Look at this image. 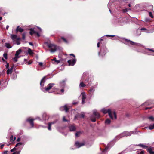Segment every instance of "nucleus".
<instances>
[{
	"instance_id": "obj_1",
	"label": "nucleus",
	"mask_w": 154,
	"mask_h": 154,
	"mask_svg": "<svg viewBox=\"0 0 154 154\" xmlns=\"http://www.w3.org/2000/svg\"><path fill=\"white\" fill-rule=\"evenodd\" d=\"M101 111L104 114L108 113L110 118L112 119H116V112L114 111L112 112L110 109H106L103 108L101 110Z\"/></svg>"
},
{
	"instance_id": "obj_2",
	"label": "nucleus",
	"mask_w": 154,
	"mask_h": 154,
	"mask_svg": "<svg viewBox=\"0 0 154 154\" xmlns=\"http://www.w3.org/2000/svg\"><path fill=\"white\" fill-rule=\"evenodd\" d=\"M123 42L125 44L128 45H131L143 47V45L140 43H135L130 40L123 39H122Z\"/></svg>"
},
{
	"instance_id": "obj_3",
	"label": "nucleus",
	"mask_w": 154,
	"mask_h": 154,
	"mask_svg": "<svg viewBox=\"0 0 154 154\" xmlns=\"http://www.w3.org/2000/svg\"><path fill=\"white\" fill-rule=\"evenodd\" d=\"M133 132L125 131L116 137L117 139H119L125 136H130L133 134Z\"/></svg>"
},
{
	"instance_id": "obj_4",
	"label": "nucleus",
	"mask_w": 154,
	"mask_h": 154,
	"mask_svg": "<svg viewBox=\"0 0 154 154\" xmlns=\"http://www.w3.org/2000/svg\"><path fill=\"white\" fill-rule=\"evenodd\" d=\"M93 115H92L91 116L90 118L92 122H95L96 121V118H99L100 115L96 110L93 111Z\"/></svg>"
},
{
	"instance_id": "obj_5",
	"label": "nucleus",
	"mask_w": 154,
	"mask_h": 154,
	"mask_svg": "<svg viewBox=\"0 0 154 154\" xmlns=\"http://www.w3.org/2000/svg\"><path fill=\"white\" fill-rule=\"evenodd\" d=\"M47 46L50 48V51L51 53L55 52L57 50L56 46L53 44L48 43Z\"/></svg>"
},
{
	"instance_id": "obj_6",
	"label": "nucleus",
	"mask_w": 154,
	"mask_h": 154,
	"mask_svg": "<svg viewBox=\"0 0 154 154\" xmlns=\"http://www.w3.org/2000/svg\"><path fill=\"white\" fill-rule=\"evenodd\" d=\"M55 84L53 83H49L48 85V86L46 87H45L44 88H41V89L43 91L45 92L50 89Z\"/></svg>"
},
{
	"instance_id": "obj_7",
	"label": "nucleus",
	"mask_w": 154,
	"mask_h": 154,
	"mask_svg": "<svg viewBox=\"0 0 154 154\" xmlns=\"http://www.w3.org/2000/svg\"><path fill=\"white\" fill-rule=\"evenodd\" d=\"M108 51V50L105 46H104L101 49L100 52L98 53V55H100L101 54V56L102 57L104 56L106 53Z\"/></svg>"
},
{
	"instance_id": "obj_8",
	"label": "nucleus",
	"mask_w": 154,
	"mask_h": 154,
	"mask_svg": "<svg viewBox=\"0 0 154 154\" xmlns=\"http://www.w3.org/2000/svg\"><path fill=\"white\" fill-rule=\"evenodd\" d=\"M35 119H38L40 121L41 120L40 117H37L35 119H32L30 118H28L27 119L26 121L30 123L31 126H32V127L34 126V123L33 122L34 120Z\"/></svg>"
},
{
	"instance_id": "obj_9",
	"label": "nucleus",
	"mask_w": 154,
	"mask_h": 154,
	"mask_svg": "<svg viewBox=\"0 0 154 154\" xmlns=\"http://www.w3.org/2000/svg\"><path fill=\"white\" fill-rule=\"evenodd\" d=\"M154 50L152 49L146 48L145 50V53L149 55L154 56Z\"/></svg>"
},
{
	"instance_id": "obj_10",
	"label": "nucleus",
	"mask_w": 154,
	"mask_h": 154,
	"mask_svg": "<svg viewBox=\"0 0 154 154\" xmlns=\"http://www.w3.org/2000/svg\"><path fill=\"white\" fill-rule=\"evenodd\" d=\"M86 76V74L85 73H84L83 75H82L81 79V82L79 85L80 88L86 86V85L84 83L83 80L84 79V78Z\"/></svg>"
},
{
	"instance_id": "obj_11",
	"label": "nucleus",
	"mask_w": 154,
	"mask_h": 154,
	"mask_svg": "<svg viewBox=\"0 0 154 154\" xmlns=\"http://www.w3.org/2000/svg\"><path fill=\"white\" fill-rule=\"evenodd\" d=\"M76 61V60L75 58L72 59V60H70L68 61V63L69 64V65L70 66H74L75 63Z\"/></svg>"
},
{
	"instance_id": "obj_12",
	"label": "nucleus",
	"mask_w": 154,
	"mask_h": 154,
	"mask_svg": "<svg viewBox=\"0 0 154 154\" xmlns=\"http://www.w3.org/2000/svg\"><path fill=\"white\" fill-rule=\"evenodd\" d=\"M11 37L13 42H14L17 40H20V38L16 35L11 34Z\"/></svg>"
},
{
	"instance_id": "obj_13",
	"label": "nucleus",
	"mask_w": 154,
	"mask_h": 154,
	"mask_svg": "<svg viewBox=\"0 0 154 154\" xmlns=\"http://www.w3.org/2000/svg\"><path fill=\"white\" fill-rule=\"evenodd\" d=\"M81 96L82 97V104H83L85 103V100L86 98V95L85 92H82L81 93Z\"/></svg>"
},
{
	"instance_id": "obj_14",
	"label": "nucleus",
	"mask_w": 154,
	"mask_h": 154,
	"mask_svg": "<svg viewBox=\"0 0 154 154\" xmlns=\"http://www.w3.org/2000/svg\"><path fill=\"white\" fill-rule=\"evenodd\" d=\"M57 122V120H56L54 121L53 122H49L48 124V129L49 130H51V125L52 124H54L55 123H56Z\"/></svg>"
},
{
	"instance_id": "obj_15",
	"label": "nucleus",
	"mask_w": 154,
	"mask_h": 154,
	"mask_svg": "<svg viewBox=\"0 0 154 154\" xmlns=\"http://www.w3.org/2000/svg\"><path fill=\"white\" fill-rule=\"evenodd\" d=\"M84 145L85 143H79L78 141L76 142L75 143V145L77 148H79L83 146Z\"/></svg>"
},
{
	"instance_id": "obj_16",
	"label": "nucleus",
	"mask_w": 154,
	"mask_h": 154,
	"mask_svg": "<svg viewBox=\"0 0 154 154\" xmlns=\"http://www.w3.org/2000/svg\"><path fill=\"white\" fill-rule=\"evenodd\" d=\"M60 109L61 111L65 110L66 112H67L68 110V105L66 104L65 105L61 107L60 108Z\"/></svg>"
},
{
	"instance_id": "obj_17",
	"label": "nucleus",
	"mask_w": 154,
	"mask_h": 154,
	"mask_svg": "<svg viewBox=\"0 0 154 154\" xmlns=\"http://www.w3.org/2000/svg\"><path fill=\"white\" fill-rule=\"evenodd\" d=\"M42 120H48L49 119V116L47 115L46 113H44L42 115Z\"/></svg>"
},
{
	"instance_id": "obj_18",
	"label": "nucleus",
	"mask_w": 154,
	"mask_h": 154,
	"mask_svg": "<svg viewBox=\"0 0 154 154\" xmlns=\"http://www.w3.org/2000/svg\"><path fill=\"white\" fill-rule=\"evenodd\" d=\"M140 30H146L145 32L146 33H152L154 32V30L153 29H151L150 30H148L146 28H143L140 29Z\"/></svg>"
},
{
	"instance_id": "obj_19",
	"label": "nucleus",
	"mask_w": 154,
	"mask_h": 154,
	"mask_svg": "<svg viewBox=\"0 0 154 154\" xmlns=\"http://www.w3.org/2000/svg\"><path fill=\"white\" fill-rule=\"evenodd\" d=\"M65 85V81L63 80L60 82L58 85L60 88H63L64 87Z\"/></svg>"
},
{
	"instance_id": "obj_20",
	"label": "nucleus",
	"mask_w": 154,
	"mask_h": 154,
	"mask_svg": "<svg viewBox=\"0 0 154 154\" xmlns=\"http://www.w3.org/2000/svg\"><path fill=\"white\" fill-rule=\"evenodd\" d=\"M69 128L70 131H75L76 130L75 127L73 125H71L69 126Z\"/></svg>"
},
{
	"instance_id": "obj_21",
	"label": "nucleus",
	"mask_w": 154,
	"mask_h": 154,
	"mask_svg": "<svg viewBox=\"0 0 154 154\" xmlns=\"http://www.w3.org/2000/svg\"><path fill=\"white\" fill-rule=\"evenodd\" d=\"M45 80V77H44L41 80L40 82V85L41 87H43L44 86V83Z\"/></svg>"
},
{
	"instance_id": "obj_22",
	"label": "nucleus",
	"mask_w": 154,
	"mask_h": 154,
	"mask_svg": "<svg viewBox=\"0 0 154 154\" xmlns=\"http://www.w3.org/2000/svg\"><path fill=\"white\" fill-rule=\"evenodd\" d=\"M95 88H94L93 87H91L89 91L90 94H91V95H92L95 91Z\"/></svg>"
},
{
	"instance_id": "obj_23",
	"label": "nucleus",
	"mask_w": 154,
	"mask_h": 154,
	"mask_svg": "<svg viewBox=\"0 0 154 154\" xmlns=\"http://www.w3.org/2000/svg\"><path fill=\"white\" fill-rule=\"evenodd\" d=\"M35 29V28H31L30 29V34L31 35H32L34 34H35V33H36V32L34 30Z\"/></svg>"
},
{
	"instance_id": "obj_24",
	"label": "nucleus",
	"mask_w": 154,
	"mask_h": 154,
	"mask_svg": "<svg viewBox=\"0 0 154 154\" xmlns=\"http://www.w3.org/2000/svg\"><path fill=\"white\" fill-rule=\"evenodd\" d=\"M147 151L150 154H154V152L152 148H149L147 149Z\"/></svg>"
},
{
	"instance_id": "obj_25",
	"label": "nucleus",
	"mask_w": 154,
	"mask_h": 154,
	"mask_svg": "<svg viewBox=\"0 0 154 154\" xmlns=\"http://www.w3.org/2000/svg\"><path fill=\"white\" fill-rule=\"evenodd\" d=\"M17 32L19 31L20 32H22L23 31V29L22 28L20 27L19 26H18L16 29Z\"/></svg>"
},
{
	"instance_id": "obj_26",
	"label": "nucleus",
	"mask_w": 154,
	"mask_h": 154,
	"mask_svg": "<svg viewBox=\"0 0 154 154\" xmlns=\"http://www.w3.org/2000/svg\"><path fill=\"white\" fill-rule=\"evenodd\" d=\"M22 51L20 49H19L16 52V53L15 54V56L19 57V55L20 54Z\"/></svg>"
},
{
	"instance_id": "obj_27",
	"label": "nucleus",
	"mask_w": 154,
	"mask_h": 154,
	"mask_svg": "<svg viewBox=\"0 0 154 154\" xmlns=\"http://www.w3.org/2000/svg\"><path fill=\"white\" fill-rule=\"evenodd\" d=\"M25 142H19L16 144L15 147H17L18 146H20L21 145H23V146L25 144Z\"/></svg>"
},
{
	"instance_id": "obj_28",
	"label": "nucleus",
	"mask_w": 154,
	"mask_h": 154,
	"mask_svg": "<svg viewBox=\"0 0 154 154\" xmlns=\"http://www.w3.org/2000/svg\"><path fill=\"white\" fill-rule=\"evenodd\" d=\"M137 154H143L144 153V151L141 149H139L137 152Z\"/></svg>"
},
{
	"instance_id": "obj_29",
	"label": "nucleus",
	"mask_w": 154,
	"mask_h": 154,
	"mask_svg": "<svg viewBox=\"0 0 154 154\" xmlns=\"http://www.w3.org/2000/svg\"><path fill=\"white\" fill-rule=\"evenodd\" d=\"M5 45L7 48H10L12 47V46L9 43H5Z\"/></svg>"
},
{
	"instance_id": "obj_30",
	"label": "nucleus",
	"mask_w": 154,
	"mask_h": 154,
	"mask_svg": "<svg viewBox=\"0 0 154 154\" xmlns=\"http://www.w3.org/2000/svg\"><path fill=\"white\" fill-rule=\"evenodd\" d=\"M13 68V67H12L10 69H8L7 70L6 73L7 74H11L12 72V70Z\"/></svg>"
},
{
	"instance_id": "obj_31",
	"label": "nucleus",
	"mask_w": 154,
	"mask_h": 154,
	"mask_svg": "<svg viewBox=\"0 0 154 154\" xmlns=\"http://www.w3.org/2000/svg\"><path fill=\"white\" fill-rule=\"evenodd\" d=\"M109 144L107 146L103 151V152H106L109 148Z\"/></svg>"
},
{
	"instance_id": "obj_32",
	"label": "nucleus",
	"mask_w": 154,
	"mask_h": 154,
	"mask_svg": "<svg viewBox=\"0 0 154 154\" xmlns=\"http://www.w3.org/2000/svg\"><path fill=\"white\" fill-rule=\"evenodd\" d=\"M16 139L15 137H13L12 135L10 137V140L11 141H13L14 140Z\"/></svg>"
},
{
	"instance_id": "obj_33",
	"label": "nucleus",
	"mask_w": 154,
	"mask_h": 154,
	"mask_svg": "<svg viewBox=\"0 0 154 154\" xmlns=\"http://www.w3.org/2000/svg\"><path fill=\"white\" fill-rule=\"evenodd\" d=\"M28 53L31 55L33 54L32 51L30 48H29L28 50Z\"/></svg>"
},
{
	"instance_id": "obj_34",
	"label": "nucleus",
	"mask_w": 154,
	"mask_h": 154,
	"mask_svg": "<svg viewBox=\"0 0 154 154\" xmlns=\"http://www.w3.org/2000/svg\"><path fill=\"white\" fill-rule=\"evenodd\" d=\"M52 60L56 62L57 64L59 63L60 62V60H56V58H54Z\"/></svg>"
},
{
	"instance_id": "obj_35",
	"label": "nucleus",
	"mask_w": 154,
	"mask_h": 154,
	"mask_svg": "<svg viewBox=\"0 0 154 154\" xmlns=\"http://www.w3.org/2000/svg\"><path fill=\"white\" fill-rule=\"evenodd\" d=\"M110 120L109 119H107L105 122V123L106 124H109L110 123Z\"/></svg>"
},
{
	"instance_id": "obj_36",
	"label": "nucleus",
	"mask_w": 154,
	"mask_h": 154,
	"mask_svg": "<svg viewBox=\"0 0 154 154\" xmlns=\"http://www.w3.org/2000/svg\"><path fill=\"white\" fill-rule=\"evenodd\" d=\"M149 128L150 130H152L154 128V125H151L149 127Z\"/></svg>"
},
{
	"instance_id": "obj_37",
	"label": "nucleus",
	"mask_w": 154,
	"mask_h": 154,
	"mask_svg": "<svg viewBox=\"0 0 154 154\" xmlns=\"http://www.w3.org/2000/svg\"><path fill=\"white\" fill-rule=\"evenodd\" d=\"M19 57H17L15 56V57L13 58V60L15 61V62H16L17 61V58H19Z\"/></svg>"
},
{
	"instance_id": "obj_38",
	"label": "nucleus",
	"mask_w": 154,
	"mask_h": 154,
	"mask_svg": "<svg viewBox=\"0 0 154 154\" xmlns=\"http://www.w3.org/2000/svg\"><path fill=\"white\" fill-rule=\"evenodd\" d=\"M138 145L139 146H140V147H143V148H146L147 147V146H146L145 145H144L143 144H139Z\"/></svg>"
},
{
	"instance_id": "obj_39",
	"label": "nucleus",
	"mask_w": 154,
	"mask_h": 154,
	"mask_svg": "<svg viewBox=\"0 0 154 154\" xmlns=\"http://www.w3.org/2000/svg\"><path fill=\"white\" fill-rule=\"evenodd\" d=\"M130 10V9L129 8H126L125 9H123L122 10V11L123 12L125 13L127 12L128 10Z\"/></svg>"
},
{
	"instance_id": "obj_40",
	"label": "nucleus",
	"mask_w": 154,
	"mask_h": 154,
	"mask_svg": "<svg viewBox=\"0 0 154 154\" xmlns=\"http://www.w3.org/2000/svg\"><path fill=\"white\" fill-rule=\"evenodd\" d=\"M148 118L150 119L152 121H153L154 120V117H153L152 116H150L148 117Z\"/></svg>"
},
{
	"instance_id": "obj_41",
	"label": "nucleus",
	"mask_w": 154,
	"mask_h": 154,
	"mask_svg": "<svg viewBox=\"0 0 154 154\" xmlns=\"http://www.w3.org/2000/svg\"><path fill=\"white\" fill-rule=\"evenodd\" d=\"M3 56L5 59H7V53H4L3 54Z\"/></svg>"
},
{
	"instance_id": "obj_42",
	"label": "nucleus",
	"mask_w": 154,
	"mask_h": 154,
	"mask_svg": "<svg viewBox=\"0 0 154 154\" xmlns=\"http://www.w3.org/2000/svg\"><path fill=\"white\" fill-rule=\"evenodd\" d=\"M81 132H77L75 133V136L76 137H79L80 134Z\"/></svg>"
},
{
	"instance_id": "obj_43",
	"label": "nucleus",
	"mask_w": 154,
	"mask_h": 154,
	"mask_svg": "<svg viewBox=\"0 0 154 154\" xmlns=\"http://www.w3.org/2000/svg\"><path fill=\"white\" fill-rule=\"evenodd\" d=\"M85 116V114L84 113H82L80 115V117L83 118Z\"/></svg>"
},
{
	"instance_id": "obj_44",
	"label": "nucleus",
	"mask_w": 154,
	"mask_h": 154,
	"mask_svg": "<svg viewBox=\"0 0 154 154\" xmlns=\"http://www.w3.org/2000/svg\"><path fill=\"white\" fill-rule=\"evenodd\" d=\"M26 35L25 33H23L22 34V39L23 40H25V39Z\"/></svg>"
},
{
	"instance_id": "obj_45",
	"label": "nucleus",
	"mask_w": 154,
	"mask_h": 154,
	"mask_svg": "<svg viewBox=\"0 0 154 154\" xmlns=\"http://www.w3.org/2000/svg\"><path fill=\"white\" fill-rule=\"evenodd\" d=\"M61 39L66 43H67V41L63 37H62Z\"/></svg>"
},
{
	"instance_id": "obj_46",
	"label": "nucleus",
	"mask_w": 154,
	"mask_h": 154,
	"mask_svg": "<svg viewBox=\"0 0 154 154\" xmlns=\"http://www.w3.org/2000/svg\"><path fill=\"white\" fill-rule=\"evenodd\" d=\"M149 16H150V17L152 18H153V16H152V12H149Z\"/></svg>"
},
{
	"instance_id": "obj_47",
	"label": "nucleus",
	"mask_w": 154,
	"mask_h": 154,
	"mask_svg": "<svg viewBox=\"0 0 154 154\" xmlns=\"http://www.w3.org/2000/svg\"><path fill=\"white\" fill-rule=\"evenodd\" d=\"M20 151H16V152H14L12 154H19L20 153Z\"/></svg>"
},
{
	"instance_id": "obj_48",
	"label": "nucleus",
	"mask_w": 154,
	"mask_h": 154,
	"mask_svg": "<svg viewBox=\"0 0 154 154\" xmlns=\"http://www.w3.org/2000/svg\"><path fill=\"white\" fill-rule=\"evenodd\" d=\"M19 40H17L16 41V43L17 45H20V42L19 41Z\"/></svg>"
},
{
	"instance_id": "obj_49",
	"label": "nucleus",
	"mask_w": 154,
	"mask_h": 154,
	"mask_svg": "<svg viewBox=\"0 0 154 154\" xmlns=\"http://www.w3.org/2000/svg\"><path fill=\"white\" fill-rule=\"evenodd\" d=\"M16 150H17V148H16L15 147H14L12 149H11V152H13L14 151H15Z\"/></svg>"
},
{
	"instance_id": "obj_50",
	"label": "nucleus",
	"mask_w": 154,
	"mask_h": 154,
	"mask_svg": "<svg viewBox=\"0 0 154 154\" xmlns=\"http://www.w3.org/2000/svg\"><path fill=\"white\" fill-rule=\"evenodd\" d=\"M105 36H107V37H113L115 36V35H105Z\"/></svg>"
},
{
	"instance_id": "obj_51",
	"label": "nucleus",
	"mask_w": 154,
	"mask_h": 154,
	"mask_svg": "<svg viewBox=\"0 0 154 154\" xmlns=\"http://www.w3.org/2000/svg\"><path fill=\"white\" fill-rule=\"evenodd\" d=\"M149 19L148 18H146L145 19V21L146 22H148L149 21Z\"/></svg>"
},
{
	"instance_id": "obj_52",
	"label": "nucleus",
	"mask_w": 154,
	"mask_h": 154,
	"mask_svg": "<svg viewBox=\"0 0 154 154\" xmlns=\"http://www.w3.org/2000/svg\"><path fill=\"white\" fill-rule=\"evenodd\" d=\"M131 132H133V134H137L138 131H131Z\"/></svg>"
},
{
	"instance_id": "obj_53",
	"label": "nucleus",
	"mask_w": 154,
	"mask_h": 154,
	"mask_svg": "<svg viewBox=\"0 0 154 154\" xmlns=\"http://www.w3.org/2000/svg\"><path fill=\"white\" fill-rule=\"evenodd\" d=\"M39 66H43V63L42 62H39Z\"/></svg>"
},
{
	"instance_id": "obj_54",
	"label": "nucleus",
	"mask_w": 154,
	"mask_h": 154,
	"mask_svg": "<svg viewBox=\"0 0 154 154\" xmlns=\"http://www.w3.org/2000/svg\"><path fill=\"white\" fill-rule=\"evenodd\" d=\"M63 121H64V122H66L67 121V120H66L65 119V116H63Z\"/></svg>"
},
{
	"instance_id": "obj_55",
	"label": "nucleus",
	"mask_w": 154,
	"mask_h": 154,
	"mask_svg": "<svg viewBox=\"0 0 154 154\" xmlns=\"http://www.w3.org/2000/svg\"><path fill=\"white\" fill-rule=\"evenodd\" d=\"M6 68H8L9 67V63H7V64L6 65Z\"/></svg>"
},
{
	"instance_id": "obj_56",
	"label": "nucleus",
	"mask_w": 154,
	"mask_h": 154,
	"mask_svg": "<svg viewBox=\"0 0 154 154\" xmlns=\"http://www.w3.org/2000/svg\"><path fill=\"white\" fill-rule=\"evenodd\" d=\"M32 63V62L29 61V62H27V64L30 65V64H31Z\"/></svg>"
},
{
	"instance_id": "obj_57",
	"label": "nucleus",
	"mask_w": 154,
	"mask_h": 154,
	"mask_svg": "<svg viewBox=\"0 0 154 154\" xmlns=\"http://www.w3.org/2000/svg\"><path fill=\"white\" fill-rule=\"evenodd\" d=\"M35 34H36L37 35V36L39 37L40 36V34H39L38 33V32H36V33H35Z\"/></svg>"
},
{
	"instance_id": "obj_58",
	"label": "nucleus",
	"mask_w": 154,
	"mask_h": 154,
	"mask_svg": "<svg viewBox=\"0 0 154 154\" xmlns=\"http://www.w3.org/2000/svg\"><path fill=\"white\" fill-rule=\"evenodd\" d=\"M60 91L61 92V93H63L64 92V90L63 89V88L62 89H61L60 90Z\"/></svg>"
},
{
	"instance_id": "obj_59",
	"label": "nucleus",
	"mask_w": 154,
	"mask_h": 154,
	"mask_svg": "<svg viewBox=\"0 0 154 154\" xmlns=\"http://www.w3.org/2000/svg\"><path fill=\"white\" fill-rule=\"evenodd\" d=\"M77 103H78V102H73L72 103V104H73V105L76 104Z\"/></svg>"
},
{
	"instance_id": "obj_60",
	"label": "nucleus",
	"mask_w": 154,
	"mask_h": 154,
	"mask_svg": "<svg viewBox=\"0 0 154 154\" xmlns=\"http://www.w3.org/2000/svg\"><path fill=\"white\" fill-rule=\"evenodd\" d=\"M70 56H73L74 57H75V56L74 54H70Z\"/></svg>"
},
{
	"instance_id": "obj_61",
	"label": "nucleus",
	"mask_w": 154,
	"mask_h": 154,
	"mask_svg": "<svg viewBox=\"0 0 154 154\" xmlns=\"http://www.w3.org/2000/svg\"><path fill=\"white\" fill-rule=\"evenodd\" d=\"M4 154H8V151H5L4 152Z\"/></svg>"
},
{
	"instance_id": "obj_62",
	"label": "nucleus",
	"mask_w": 154,
	"mask_h": 154,
	"mask_svg": "<svg viewBox=\"0 0 154 154\" xmlns=\"http://www.w3.org/2000/svg\"><path fill=\"white\" fill-rule=\"evenodd\" d=\"M88 79H86L85 80V83H87L88 82Z\"/></svg>"
},
{
	"instance_id": "obj_63",
	"label": "nucleus",
	"mask_w": 154,
	"mask_h": 154,
	"mask_svg": "<svg viewBox=\"0 0 154 154\" xmlns=\"http://www.w3.org/2000/svg\"><path fill=\"white\" fill-rule=\"evenodd\" d=\"M100 42H99L97 44V47H99V46H100V45H99L100 44Z\"/></svg>"
},
{
	"instance_id": "obj_64",
	"label": "nucleus",
	"mask_w": 154,
	"mask_h": 154,
	"mask_svg": "<svg viewBox=\"0 0 154 154\" xmlns=\"http://www.w3.org/2000/svg\"><path fill=\"white\" fill-rule=\"evenodd\" d=\"M9 27V26L8 25H7L6 27V29L8 30Z\"/></svg>"
}]
</instances>
